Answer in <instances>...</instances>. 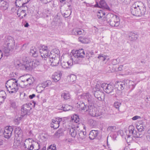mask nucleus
Listing matches in <instances>:
<instances>
[{"mask_svg": "<svg viewBox=\"0 0 150 150\" xmlns=\"http://www.w3.org/2000/svg\"><path fill=\"white\" fill-rule=\"evenodd\" d=\"M15 137L18 140L22 141L23 137L22 129L20 127H16L15 130Z\"/></svg>", "mask_w": 150, "mask_h": 150, "instance_id": "nucleus-17", "label": "nucleus"}, {"mask_svg": "<svg viewBox=\"0 0 150 150\" xmlns=\"http://www.w3.org/2000/svg\"><path fill=\"white\" fill-rule=\"evenodd\" d=\"M89 123L92 126H94L96 124V121L92 119H90L88 121Z\"/></svg>", "mask_w": 150, "mask_h": 150, "instance_id": "nucleus-53", "label": "nucleus"}, {"mask_svg": "<svg viewBox=\"0 0 150 150\" xmlns=\"http://www.w3.org/2000/svg\"><path fill=\"white\" fill-rule=\"evenodd\" d=\"M28 106L27 104H25L22 106L21 110V116H24L28 113V109L27 108H29L28 107Z\"/></svg>", "mask_w": 150, "mask_h": 150, "instance_id": "nucleus-29", "label": "nucleus"}, {"mask_svg": "<svg viewBox=\"0 0 150 150\" xmlns=\"http://www.w3.org/2000/svg\"><path fill=\"white\" fill-rule=\"evenodd\" d=\"M62 121V118L59 117L53 119L51 123V127L54 128V129H57L61 124Z\"/></svg>", "mask_w": 150, "mask_h": 150, "instance_id": "nucleus-13", "label": "nucleus"}, {"mask_svg": "<svg viewBox=\"0 0 150 150\" xmlns=\"http://www.w3.org/2000/svg\"><path fill=\"white\" fill-rule=\"evenodd\" d=\"M13 130V128L11 126L6 127L4 129V133L5 138L8 139L10 138L11 136Z\"/></svg>", "mask_w": 150, "mask_h": 150, "instance_id": "nucleus-16", "label": "nucleus"}, {"mask_svg": "<svg viewBox=\"0 0 150 150\" xmlns=\"http://www.w3.org/2000/svg\"><path fill=\"white\" fill-rule=\"evenodd\" d=\"M30 53L34 57H37L38 56L39 52L35 47H32L30 50Z\"/></svg>", "mask_w": 150, "mask_h": 150, "instance_id": "nucleus-36", "label": "nucleus"}, {"mask_svg": "<svg viewBox=\"0 0 150 150\" xmlns=\"http://www.w3.org/2000/svg\"><path fill=\"white\" fill-rule=\"evenodd\" d=\"M73 64H75L71 58L67 62L63 61L61 62V65L62 67L64 69H70Z\"/></svg>", "mask_w": 150, "mask_h": 150, "instance_id": "nucleus-21", "label": "nucleus"}, {"mask_svg": "<svg viewBox=\"0 0 150 150\" xmlns=\"http://www.w3.org/2000/svg\"><path fill=\"white\" fill-rule=\"evenodd\" d=\"M51 149L52 150H55L56 149V146L54 144L50 146L48 149Z\"/></svg>", "mask_w": 150, "mask_h": 150, "instance_id": "nucleus-54", "label": "nucleus"}, {"mask_svg": "<svg viewBox=\"0 0 150 150\" xmlns=\"http://www.w3.org/2000/svg\"><path fill=\"white\" fill-rule=\"evenodd\" d=\"M35 94H32V95H30L29 96V98L30 99H32L33 98L35 97Z\"/></svg>", "mask_w": 150, "mask_h": 150, "instance_id": "nucleus-60", "label": "nucleus"}, {"mask_svg": "<svg viewBox=\"0 0 150 150\" xmlns=\"http://www.w3.org/2000/svg\"><path fill=\"white\" fill-rule=\"evenodd\" d=\"M61 97L62 99L64 100H67L70 98V95L69 92L67 91H64L61 93Z\"/></svg>", "mask_w": 150, "mask_h": 150, "instance_id": "nucleus-31", "label": "nucleus"}, {"mask_svg": "<svg viewBox=\"0 0 150 150\" xmlns=\"http://www.w3.org/2000/svg\"><path fill=\"white\" fill-rule=\"evenodd\" d=\"M145 101L146 102L150 104V96H147L145 99Z\"/></svg>", "mask_w": 150, "mask_h": 150, "instance_id": "nucleus-58", "label": "nucleus"}, {"mask_svg": "<svg viewBox=\"0 0 150 150\" xmlns=\"http://www.w3.org/2000/svg\"><path fill=\"white\" fill-rule=\"evenodd\" d=\"M79 127H73L70 129V134L71 136L73 137H78L77 132H79Z\"/></svg>", "mask_w": 150, "mask_h": 150, "instance_id": "nucleus-27", "label": "nucleus"}, {"mask_svg": "<svg viewBox=\"0 0 150 150\" xmlns=\"http://www.w3.org/2000/svg\"><path fill=\"white\" fill-rule=\"evenodd\" d=\"M52 52L56 54V55L55 56H57V55H59V51L58 49L54 48L53 49Z\"/></svg>", "mask_w": 150, "mask_h": 150, "instance_id": "nucleus-51", "label": "nucleus"}, {"mask_svg": "<svg viewBox=\"0 0 150 150\" xmlns=\"http://www.w3.org/2000/svg\"><path fill=\"white\" fill-rule=\"evenodd\" d=\"M79 41L83 43H88V40L87 39L83 38L82 37H80L78 39Z\"/></svg>", "mask_w": 150, "mask_h": 150, "instance_id": "nucleus-43", "label": "nucleus"}, {"mask_svg": "<svg viewBox=\"0 0 150 150\" xmlns=\"http://www.w3.org/2000/svg\"><path fill=\"white\" fill-rule=\"evenodd\" d=\"M11 106L13 108H16L15 103L13 101H11Z\"/></svg>", "mask_w": 150, "mask_h": 150, "instance_id": "nucleus-55", "label": "nucleus"}, {"mask_svg": "<svg viewBox=\"0 0 150 150\" xmlns=\"http://www.w3.org/2000/svg\"><path fill=\"white\" fill-rule=\"evenodd\" d=\"M25 60H23L22 63L21 61L17 59H15L14 60V64L15 67L18 69L26 70L27 66V58Z\"/></svg>", "mask_w": 150, "mask_h": 150, "instance_id": "nucleus-11", "label": "nucleus"}, {"mask_svg": "<svg viewBox=\"0 0 150 150\" xmlns=\"http://www.w3.org/2000/svg\"><path fill=\"white\" fill-rule=\"evenodd\" d=\"M20 98L21 100L24 102H26L28 99V96L25 93L20 94Z\"/></svg>", "mask_w": 150, "mask_h": 150, "instance_id": "nucleus-39", "label": "nucleus"}, {"mask_svg": "<svg viewBox=\"0 0 150 150\" xmlns=\"http://www.w3.org/2000/svg\"><path fill=\"white\" fill-rule=\"evenodd\" d=\"M101 87L103 88L104 91L108 93L112 92L114 90L113 85L110 84L103 83L101 84Z\"/></svg>", "mask_w": 150, "mask_h": 150, "instance_id": "nucleus-12", "label": "nucleus"}, {"mask_svg": "<svg viewBox=\"0 0 150 150\" xmlns=\"http://www.w3.org/2000/svg\"><path fill=\"white\" fill-rule=\"evenodd\" d=\"M52 82L50 80H47L44 82L42 84L41 87L43 88H45L46 89L47 88L49 89V91L50 89H52V88L50 86L52 85Z\"/></svg>", "mask_w": 150, "mask_h": 150, "instance_id": "nucleus-28", "label": "nucleus"}, {"mask_svg": "<svg viewBox=\"0 0 150 150\" xmlns=\"http://www.w3.org/2000/svg\"><path fill=\"white\" fill-rule=\"evenodd\" d=\"M121 105V103L117 102H115L114 103V106L117 109H119Z\"/></svg>", "mask_w": 150, "mask_h": 150, "instance_id": "nucleus-52", "label": "nucleus"}, {"mask_svg": "<svg viewBox=\"0 0 150 150\" xmlns=\"http://www.w3.org/2000/svg\"><path fill=\"white\" fill-rule=\"evenodd\" d=\"M106 18L107 22L112 27H117L120 24V19L117 15L108 13L106 15Z\"/></svg>", "mask_w": 150, "mask_h": 150, "instance_id": "nucleus-5", "label": "nucleus"}, {"mask_svg": "<svg viewBox=\"0 0 150 150\" xmlns=\"http://www.w3.org/2000/svg\"><path fill=\"white\" fill-rule=\"evenodd\" d=\"M98 134V132L97 130H92L89 134V138L90 139H94Z\"/></svg>", "mask_w": 150, "mask_h": 150, "instance_id": "nucleus-33", "label": "nucleus"}, {"mask_svg": "<svg viewBox=\"0 0 150 150\" xmlns=\"http://www.w3.org/2000/svg\"><path fill=\"white\" fill-rule=\"evenodd\" d=\"M137 129L138 131L142 132L144 129L143 125L142 124L137 126Z\"/></svg>", "mask_w": 150, "mask_h": 150, "instance_id": "nucleus-45", "label": "nucleus"}, {"mask_svg": "<svg viewBox=\"0 0 150 150\" xmlns=\"http://www.w3.org/2000/svg\"><path fill=\"white\" fill-rule=\"evenodd\" d=\"M29 0H16L15 2L16 6H21L28 2Z\"/></svg>", "mask_w": 150, "mask_h": 150, "instance_id": "nucleus-34", "label": "nucleus"}, {"mask_svg": "<svg viewBox=\"0 0 150 150\" xmlns=\"http://www.w3.org/2000/svg\"><path fill=\"white\" fill-rule=\"evenodd\" d=\"M71 107L69 105H65L64 107L62 106V109L65 111H67L69 110L70 109Z\"/></svg>", "mask_w": 150, "mask_h": 150, "instance_id": "nucleus-49", "label": "nucleus"}, {"mask_svg": "<svg viewBox=\"0 0 150 150\" xmlns=\"http://www.w3.org/2000/svg\"><path fill=\"white\" fill-rule=\"evenodd\" d=\"M22 116H21L20 117H18L17 118H16L14 119V122L16 124L18 125L21 122V120L22 118Z\"/></svg>", "mask_w": 150, "mask_h": 150, "instance_id": "nucleus-47", "label": "nucleus"}, {"mask_svg": "<svg viewBox=\"0 0 150 150\" xmlns=\"http://www.w3.org/2000/svg\"><path fill=\"white\" fill-rule=\"evenodd\" d=\"M28 45V43H25L23 44L22 47V49L23 50H25L26 48L27 47Z\"/></svg>", "mask_w": 150, "mask_h": 150, "instance_id": "nucleus-59", "label": "nucleus"}, {"mask_svg": "<svg viewBox=\"0 0 150 150\" xmlns=\"http://www.w3.org/2000/svg\"><path fill=\"white\" fill-rule=\"evenodd\" d=\"M123 150H131L128 146H126L125 147Z\"/></svg>", "mask_w": 150, "mask_h": 150, "instance_id": "nucleus-64", "label": "nucleus"}, {"mask_svg": "<svg viewBox=\"0 0 150 150\" xmlns=\"http://www.w3.org/2000/svg\"><path fill=\"white\" fill-rule=\"evenodd\" d=\"M72 141V140L71 139H66V142H71Z\"/></svg>", "mask_w": 150, "mask_h": 150, "instance_id": "nucleus-62", "label": "nucleus"}, {"mask_svg": "<svg viewBox=\"0 0 150 150\" xmlns=\"http://www.w3.org/2000/svg\"><path fill=\"white\" fill-rule=\"evenodd\" d=\"M117 133H114L112 135V138L114 140H116L117 136Z\"/></svg>", "mask_w": 150, "mask_h": 150, "instance_id": "nucleus-57", "label": "nucleus"}, {"mask_svg": "<svg viewBox=\"0 0 150 150\" xmlns=\"http://www.w3.org/2000/svg\"><path fill=\"white\" fill-rule=\"evenodd\" d=\"M130 11L132 14L137 17L144 15L146 11V8L144 4L137 1L133 3L131 6Z\"/></svg>", "mask_w": 150, "mask_h": 150, "instance_id": "nucleus-2", "label": "nucleus"}, {"mask_svg": "<svg viewBox=\"0 0 150 150\" xmlns=\"http://www.w3.org/2000/svg\"><path fill=\"white\" fill-rule=\"evenodd\" d=\"M6 96V94L4 91H0V105L4 102Z\"/></svg>", "mask_w": 150, "mask_h": 150, "instance_id": "nucleus-32", "label": "nucleus"}, {"mask_svg": "<svg viewBox=\"0 0 150 150\" xmlns=\"http://www.w3.org/2000/svg\"><path fill=\"white\" fill-rule=\"evenodd\" d=\"M17 14L20 18H23L26 15V11L19 9L17 11Z\"/></svg>", "mask_w": 150, "mask_h": 150, "instance_id": "nucleus-30", "label": "nucleus"}, {"mask_svg": "<svg viewBox=\"0 0 150 150\" xmlns=\"http://www.w3.org/2000/svg\"><path fill=\"white\" fill-rule=\"evenodd\" d=\"M125 80L123 81H117L114 84V86L117 90L120 91L126 89V85Z\"/></svg>", "mask_w": 150, "mask_h": 150, "instance_id": "nucleus-15", "label": "nucleus"}, {"mask_svg": "<svg viewBox=\"0 0 150 150\" xmlns=\"http://www.w3.org/2000/svg\"><path fill=\"white\" fill-rule=\"evenodd\" d=\"M71 120L73 122L77 123L79 122V118L78 115L75 114L71 117Z\"/></svg>", "mask_w": 150, "mask_h": 150, "instance_id": "nucleus-40", "label": "nucleus"}, {"mask_svg": "<svg viewBox=\"0 0 150 150\" xmlns=\"http://www.w3.org/2000/svg\"><path fill=\"white\" fill-rule=\"evenodd\" d=\"M73 32L74 34L75 35H80L84 33V30L82 29L75 28L73 30Z\"/></svg>", "mask_w": 150, "mask_h": 150, "instance_id": "nucleus-38", "label": "nucleus"}, {"mask_svg": "<svg viewBox=\"0 0 150 150\" xmlns=\"http://www.w3.org/2000/svg\"><path fill=\"white\" fill-rule=\"evenodd\" d=\"M71 59L74 63L77 64L79 61V58L84 57L85 53L84 50L81 49L79 50H72L71 53Z\"/></svg>", "mask_w": 150, "mask_h": 150, "instance_id": "nucleus-6", "label": "nucleus"}, {"mask_svg": "<svg viewBox=\"0 0 150 150\" xmlns=\"http://www.w3.org/2000/svg\"><path fill=\"white\" fill-rule=\"evenodd\" d=\"M148 6L150 8V0H147Z\"/></svg>", "mask_w": 150, "mask_h": 150, "instance_id": "nucleus-63", "label": "nucleus"}, {"mask_svg": "<svg viewBox=\"0 0 150 150\" xmlns=\"http://www.w3.org/2000/svg\"><path fill=\"white\" fill-rule=\"evenodd\" d=\"M17 81L15 79H11L8 81L6 84L7 91L10 93H15L18 89Z\"/></svg>", "mask_w": 150, "mask_h": 150, "instance_id": "nucleus-4", "label": "nucleus"}, {"mask_svg": "<svg viewBox=\"0 0 150 150\" xmlns=\"http://www.w3.org/2000/svg\"><path fill=\"white\" fill-rule=\"evenodd\" d=\"M116 127L115 126H111L108 127L107 130L108 131L114 132L115 130Z\"/></svg>", "mask_w": 150, "mask_h": 150, "instance_id": "nucleus-50", "label": "nucleus"}, {"mask_svg": "<svg viewBox=\"0 0 150 150\" xmlns=\"http://www.w3.org/2000/svg\"><path fill=\"white\" fill-rule=\"evenodd\" d=\"M76 76L73 74L69 75L67 77L68 81L70 82H74L76 80Z\"/></svg>", "mask_w": 150, "mask_h": 150, "instance_id": "nucleus-37", "label": "nucleus"}, {"mask_svg": "<svg viewBox=\"0 0 150 150\" xmlns=\"http://www.w3.org/2000/svg\"><path fill=\"white\" fill-rule=\"evenodd\" d=\"M129 134L125 137V139L126 141L129 142L132 140V135L134 132H136L135 127L132 125H130L128 128Z\"/></svg>", "mask_w": 150, "mask_h": 150, "instance_id": "nucleus-14", "label": "nucleus"}, {"mask_svg": "<svg viewBox=\"0 0 150 150\" xmlns=\"http://www.w3.org/2000/svg\"><path fill=\"white\" fill-rule=\"evenodd\" d=\"M34 81V78L32 76L28 77L27 75L23 76L22 77V79L20 84L22 87L28 86L32 85Z\"/></svg>", "mask_w": 150, "mask_h": 150, "instance_id": "nucleus-9", "label": "nucleus"}, {"mask_svg": "<svg viewBox=\"0 0 150 150\" xmlns=\"http://www.w3.org/2000/svg\"><path fill=\"white\" fill-rule=\"evenodd\" d=\"M96 4L94 5L95 7L105 8H106V3L104 0H96Z\"/></svg>", "mask_w": 150, "mask_h": 150, "instance_id": "nucleus-26", "label": "nucleus"}, {"mask_svg": "<svg viewBox=\"0 0 150 150\" xmlns=\"http://www.w3.org/2000/svg\"><path fill=\"white\" fill-rule=\"evenodd\" d=\"M79 129V132H78V137L77 138H79L82 139L84 136L86 135V132H85L83 131L82 130H80Z\"/></svg>", "mask_w": 150, "mask_h": 150, "instance_id": "nucleus-41", "label": "nucleus"}, {"mask_svg": "<svg viewBox=\"0 0 150 150\" xmlns=\"http://www.w3.org/2000/svg\"><path fill=\"white\" fill-rule=\"evenodd\" d=\"M120 62V59L118 58L116 59H113L111 61L112 64L115 65L118 64Z\"/></svg>", "mask_w": 150, "mask_h": 150, "instance_id": "nucleus-48", "label": "nucleus"}, {"mask_svg": "<svg viewBox=\"0 0 150 150\" xmlns=\"http://www.w3.org/2000/svg\"><path fill=\"white\" fill-rule=\"evenodd\" d=\"M40 62L37 59L32 60L30 59L27 58V66L26 70L27 71L32 70L33 69L37 67L40 65Z\"/></svg>", "mask_w": 150, "mask_h": 150, "instance_id": "nucleus-8", "label": "nucleus"}, {"mask_svg": "<svg viewBox=\"0 0 150 150\" xmlns=\"http://www.w3.org/2000/svg\"><path fill=\"white\" fill-rule=\"evenodd\" d=\"M78 104V105L77 107L78 108H80L79 109L82 113L85 112L88 113L92 117H98L102 114V112L101 110L93 106H87L85 105L83 102H80Z\"/></svg>", "mask_w": 150, "mask_h": 150, "instance_id": "nucleus-1", "label": "nucleus"}, {"mask_svg": "<svg viewBox=\"0 0 150 150\" xmlns=\"http://www.w3.org/2000/svg\"><path fill=\"white\" fill-rule=\"evenodd\" d=\"M130 68L127 66H125V71L126 72V74L127 75L131 74H142L143 73L145 72L144 70H136L134 72H132L131 71Z\"/></svg>", "mask_w": 150, "mask_h": 150, "instance_id": "nucleus-20", "label": "nucleus"}, {"mask_svg": "<svg viewBox=\"0 0 150 150\" xmlns=\"http://www.w3.org/2000/svg\"><path fill=\"white\" fill-rule=\"evenodd\" d=\"M123 67V65H120L119 66V67H118V70L119 71H121L122 70V68Z\"/></svg>", "mask_w": 150, "mask_h": 150, "instance_id": "nucleus-61", "label": "nucleus"}, {"mask_svg": "<svg viewBox=\"0 0 150 150\" xmlns=\"http://www.w3.org/2000/svg\"><path fill=\"white\" fill-rule=\"evenodd\" d=\"M7 6V3L6 1L3 0H0V7H5L6 8Z\"/></svg>", "mask_w": 150, "mask_h": 150, "instance_id": "nucleus-46", "label": "nucleus"}, {"mask_svg": "<svg viewBox=\"0 0 150 150\" xmlns=\"http://www.w3.org/2000/svg\"><path fill=\"white\" fill-rule=\"evenodd\" d=\"M40 142L37 141L35 142L32 139L29 138L26 139L24 143V146L25 149L30 150H33L34 149V145L35 144L38 146V148L37 150L40 148Z\"/></svg>", "mask_w": 150, "mask_h": 150, "instance_id": "nucleus-7", "label": "nucleus"}, {"mask_svg": "<svg viewBox=\"0 0 150 150\" xmlns=\"http://www.w3.org/2000/svg\"><path fill=\"white\" fill-rule=\"evenodd\" d=\"M5 44L6 47L4 49V55L7 56L9 53L12 51L15 47V41L13 38L10 36H8L5 38Z\"/></svg>", "mask_w": 150, "mask_h": 150, "instance_id": "nucleus-3", "label": "nucleus"}, {"mask_svg": "<svg viewBox=\"0 0 150 150\" xmlns=\"http://www.w3.org/2000/svg\"><path fill=\"white\" fill-rule=\"evenodd\" d=\"M143 136V134L141 132H137L136 130V132H134L132 135V137H134L135 138L139 139L142 137Z\"/></svg>", "mask_w": 150, "mask_h": 150, "instance_id": "nucleus-35", "label": "nucleus"}, {"mask_svg": "<svg viewBox=\"0 0 150 150\" xmlns=\"http://www.w3.org/2000/svg\"><path fill=\"white\" fill-rule=\"evenodd\" d=\"M39 53L42 58L46 60L50 56V51L45 45L42 46L40 48Z\"/></svg>", "mask_w": 150, "mask_h": 150, "instance_id": "nucleus-10", "label": "nucleus"}, {"mask_svg": "<svg viewBox=\"0 0 150 150\" xmlns=\"http://www.w3.org/2000/svg\"><path fill=\"white\" fill-rule=\"evenodd\" d=\"M125 81L126 85V90H129L130 91H132L134 88L136 83L134 81L128 80H125Z\"/></svg>", "mask_w": 150, "mask_h": 150, "instance_id": "nucleus-18", "label": "nucleus"}, {"mask_svg": "<svg viewBox=\"0 0 150 150\" xmlns=\"http://www.w3.org/2000/svg\"><path fill=\"white\" fill-rule=\"evenodd\" d=\"M105 12L103 10H100L98 11L97 16L99 21H101L102 22L106 21L107 18H105Z\"/></svg>", "mask_w": 150, "mask_h": 150, "instance_id": "nucleus-23", "label": "nucleus"}, {"mask_svg": "<svg viewBox=\"0 0 150 150\" xmlns=\"http://www.w3.org/2000/svg\"><path fill=\"white\" fill-rule=\"evenodd\" d=\"M141 118L140 116H138V115H136L134 117H133L132 118V119L133 120H139Z\"/></svg>", "mask_w": 150, "mask_h": 150, "instance_id": "nucleus-56", "label": "nucleus"}, {"mask_svg": "<svg viewBox=\"0 0 150 150\" xmlns=\"http://www.w3.org/2000/svg\"><path fill=\"white\" fill-rule=\"evenodd\" d=\"M146 138L145 139L150 142V130H149L145 133Z\"/></svg>", "mask_w": 150, "mask_h": 150, "instance_id": "nucleus-44", "label": "nucleus"}, {"mask_svg": "<svg viewBox=\"0 0 150 150\" xmlns=\"http://www.w3.org/2000/svg\"><path fill=\"white\" fill-rule=\"evenodd\" d=\"M49 60L51 63V65L52 66H57L60 61V58L59 55L57 56H55L54 57H50Z\"/></svg>", "mask_w": 150, "mask_h": 150, "instance_id": "nucleus-19", "label": "nucleus"}, {"mask_svg": "<svg viewBox=\"0 0 150 150\" xmlns=\"http://www.w3.org/2000/svg\"><path fill=\"white\" fill-rule=\"evenodd\" d=\"M62 75V72L61 71H58L54 73L52 76V79L54 81L57 82L61 79Z\"/></svg>", "mask_w": 150, "mask_h": 150, "instance_id": "nucleus-24", "label": "nucleus"}, {"mask_svg": "<svg viewBox=\"0 0 150 150\" xmlns=\"http://www.w3.org/2000/svg\"><path fill=\"white\" fill-rule=\"evenodd\" d=\"M127 36L128 40L131 41H136L139 37L137 34L132 32H129Z\"/></svg>", "mask_w": 150, "mask_h": 150, "instance_id": "nucleus-22", "label": "nucleus"}, {"mask_svg": "<svg viewBox=\"0 0 150 150\" xmlns=\"http://www.w3.org/2000/svg\"><path fill=\"white\" fill-rule=\"evenodd\" d=\"M98 58L103 61H105L106 59L107 60L109 59V58L107 56L103 55V54H100L98 57Z\"/></svg>", "mask_w": 150, "mask_h": 150, "instance_id": "nucleus-42", "label": "nucleus"}, {"mask_svg": "<svg viewBox=\"0 0 150 150\" xmlns=\"http://www.w3.org/2000/svg\"><path fill=\"white\" fill-rule=\"evenodd\" d=\"M81 97L82 99L87 100L88 101L89 103H93V101L92 99L91 96L88 93H83L81 96Z\"/></svg>", "mask_w": 150, "mask_h": 150, "instance_id": "nucleus-25", "label": "nucleus"}]
</instances>
